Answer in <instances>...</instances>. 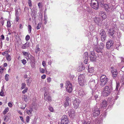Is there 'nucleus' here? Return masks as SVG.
<instances>
[{
  "mask_svg": "<svg viewBox=\"0 0 124 124\" xmlns=\"http://www.w3.org/2000/svg\"><path fill=\"white\" fill-rule=\"evenodd\" d=\"M48 109L50 111L52 112H53L54 110L53 108L50 106L49 107Z\"/></svg>",
  "mask_w": 124,
  "mask_h": 124,
  "instance_id": "nucleus-55",
  "label": "nucleus"
},
{
  "mask_svg": "<svg viewBox=\"0 0 124 124\" xmlns=\"http://www.w3.org/2000/svg\"><path fill=\"white\" fill-rule=\"evenodd\" d=\"M39 45L38 44L37 45L35 48V52L37 53L38 52L40 51V48H39Z\"/></svg>",
  "mask_w": 124,
  "mask_h": 124,
  "instance_id": "nucleus-33",
  "label": "nucleus"
},
{
  "mask_svg": "<svg viewBox=\"0 0 124 124\" xmlns=\"http://www.w3.org/2000/svg\"><path fill=\"white\" fill-rule=\"evenodd\" d=\"M112 89V83H111L109 85V86L107 85L105 86L102 92V95L105 97L107 96L110 94Z\"/></svg>",
  "mask_w": 124,
  "mask_h": 124,
  "instance_id": "nucleus-2",
  "label": "nucleus"
},
{
  "mask_svg": "<svg viewBox=\"0 0 124 124\" xmlns=\"http://www.w3.org/2000/svg\"><path fill=\"white\" fill-rule=\"evenodd\" d=\"M93 40L94 44V45H96L98 43V38L95 37L93 39Z\"/></svg>",
  "mask_w": 124,
  "mask_h": 124,
  "instance_id": "nucleus-26",
  "label": "nucleus"
},
{
  "mask_svg": "<svg viewBox=\"0 0 124 124\" xmlns=\"http://www.w3.org/2000/svg\"><path fill=\"white\" fill-rule=\"evenodd\" d=\"M102 50L99 46L97 47L95 49V51L98 53H102Z\"/></svg>",
  "mask_w": 124,
  "mask_h": 124,
  "instance_id": "nucleus-24",
  "label": "nucleus"
},
{
  "mask_svg": "<svg viewBox=\"0 0 124 124\" xmlns=\"http://www.w3.org/2000/svg\"><path fill=\"white\" fill-rule=\"evenodd\" d=\"M113 4H112L109 3V10H111L112 11H114L116 9V7L115 6L114 2H113Z\"/></svg>",
  "mask_w": 124,
  "mask_h": 124,
  "instance_id": "nucleus-13",
  "label": "nucleus"
},
{
  "mask_svg": "<svg viewBox=\"0 0 124 124\" xmlns=\"http://www.w3.org/2000/svg\"><path fill=\"white\" fill-rule=\"evenodd\" d=\"M33 111V109L32 108H31L30 109V110H28L27 111V114L30 115L32 116V114L31 112Z\"/></svg>",
  "mask_w": 124,
  "mask_h": 124,
  "instance_id": "nucleus-28",
  "label": "nucleus"
},
{
  "mask_svg": "<svg viewBox=\"0 0 124 124\" xmlns=\"http://www.w3.org/2000/svg\"><path fill=\"white\" fill-rule=\"evenodd\" d=\"M47 94L45 93L44 94V99L45 100H46L47 99V100L49 101H51L52 100L51 96H50L48 95L47 97L46 96Z\"/></svg>",
  "mask_w": 124,
  "mask_h": 124,
  "instance_id": "nucleus-19",
  "label": "nucleus"
},
{
  "mask_svg": "<svg viewBox=\"0 0 124 124\" xmlns=\"http://www.w3.org/2000/svg\"><path fill=\"white\" fill-rule=\"evenodd\" d=\"M95 93V94L94 95V97L95 98V99L96 100V99L98 97V95L97 94V93Z\"/></svg>",
  "mask_w": 124,
  "mask_h": 124,
  "instance_id": "nucleus-58",
  "label": "nucleus"
},
{
  "mask_svg": "<svg viewBox=\"0 0 124 124\" xmlns=\"http://www.w3.org/2000/svg\"><path fill=\"white\" fill-rule=\"evenodd\" d=\"M6 58L7 60L8 61H10L11 59V58L10 56L8 54H7V55H6Z\"/></svg>",
  "mask_w": 124,
  "mask_h": 124,
  "instance_id": "nucleus-35",
  "label": "nucleus"
},
{
  "mask_svg": "<svg viewBox=\"0 0 124 124\" xmlns=\"http://www.w3.org/2000/svg\"><path fill=\"white\" fill-rule=\"evenodd\" d=\"M85 78V75L83 74H80L79 75L78 77V80H84Z\"/></svg>",
  "mask_w": 124,
  "mask_h": 124,
  "instance_id": "nucleus-18",
  "label": "nucleus"
},
{
  "mask_svg": "<svg viewBox=\"0 0 124 124\" xmlns=\"http://www.w3.org/2000/svg\"><path fill=\"white\" fill-rule=\"evenodd\" d=\"M30 46L29 43V42H27L22 45V48L23 49H25L28 47Z\"/></svg>",
  "mask_w": 124,
  "mask_h": 124,
  "instance_id": "nucleus-14",
  "label": "nucleus"
},
{
  "mask_svg": "<svg viewBox=\"0 0 124 124\" xmlns=\"http://www.w3.org/2000/svg\"><path fill=\"white\" fill-rule=\"evenodd\" d=\"M88 61V59L87 60H84V63L85 64H87V63Z\"/></svg>",
  "mask_w": 124,
  "mask_h": 124,
  "instance_id": "nucleus-61",
  "label": "nucleus"
},
{
  "mask_svg": "<svg viewBox=\"0 0 124 124\" xmlns=\"http://www.w3.org/2000/svg\"><path fill=\"white\" fill-rule=\"evenodd\" d=\"M78 94L81 96H83L85 95V94L83 90L81 89L78 92Z\"/></svg>",
  "mask_w": 124,
  "mask_h": 124,
  "instance_id": "nucleus-15",
  "label": "nucleus"
},
{
  "mask_svg": "<svg viewBox=\"0 0 124 124\" xmlns=\"http://www.w3.org/2000/svg\"><path fill=\"white\" fill-rule=\"evenodd\" d=\"M99 3L97 4H94L92 5V7L94 9L97 10L98 9L99 7Z\"/></svg>",
  "mask_w": 124,
  "mask_h": 124,
  "instance_id": "nucleus-17",
  "label": "nucleus"
},
{
  "mask_svg": "<svg viewBox=\"0 0 124 124\" xmlns=\"http://www.w3.org/2000/svg\"><path fill=\"white\" fill-rule=\"evenodd\" d=\"M26 86V84L24 83L22 84V87L21 88L22 89H23Z\"/></svg>",
  "mask_w": 124,
  "mask_h": 124,
  "instance_id": "nucleus-43",
  "label": "nucleus"
},
{
  "mask_svg": "<svg viewBox=\"0 0 124 124\" xmlns=\"http://www.w3.org/2000/svg\"><path fill=\"white\" fill-rule=\"evenodd\" d=\"M98 3V1L97 0H91V4L92 5L93 4H96Z\"/></svg>",
  "mask_w": 124,
  "mask_h": 124,
  "instance_id": "nucleus-34",
  "label": "nucleus"
},
{
  "mask_svg": "<svg viewBox=\"0 0 124 124\" xmlns=\"http://www.w3.org/2000/svg\"><path fill=\"white\" fill-rule=\"evenodd\" d=\"M95 23L98 24L101 21L100 19L98 17H95L94 19Z\"/></svg>",
  "mask_w": 124,
  "mask_h": 124,
  "instance_id": "nucleus-21",
  "label": "nucleus"
},
{
  "mask_svg": "<svg viewBox=\"0 0 124 124\" xmlns=\"http://www.w3.org/2000/svg\"><path fill=\"white\" fill-rule=\"evenodd\" d=\"M121 81L122 83V84L124 85V76L122 77L121 79Z\"/></svg>",
  "mask_w": 124,
  "mask_h": 124,
  "instance_id": "nucleus-45",
  "label": "nucleus"
},
{
  "mask_svg": "<svg viewBox=\"0 0 124 124\" xmlns=\"http://www.w3.org/2000/svg\"><path fill=\"white\" fill-rule=\"evenodd\" d=\"M74 113V110L72 109L70 110L68 112L69 116L72 119H73L75 117Z\"/></svg>",
  "mask_w": 124,
  "mask_h": 124,
  "instance_id": "nucleus-10",
  "label": "nucleus"
},
{
  "mask_svg": "<svg viewBox=\"0 0 124 124\" xmlns=\"http://www.w3.org/2000/svg\"><path fill=\"white\" fill-rule=\"evenodd\" d=\"M51 78L50 77L48 78L47 79V82H50L51 81Z\"/></svg>",
  "mask_w": 124,
  "mask_h": 124,
  "instance_id": "nucleus-60",
  "label": "nucleus"
},
{
  "mask_svg": "<svg viewBox=\"0 0 124 124\" xmlns=\"http://www.w3.org/2000/svg\"><path fill=\"white\" fill-rule=\"evenodd\" d=\"M4 92L3 90L1 89L0 92V95L1 96H3Z\"/></svg>",
  "mask_w": 124,
  "mask_h": 124,
  "instance_id": "nucleus-54",
  "label": "nucleus"
},
{
  "mask_svg": "<svg viewBox=\"0 0 124 124\" xmlns=\"http://www.w3.org/2000/svg\"><path fill=\"white\" fill-rule=\"evenodd\" d=\"M78 82L79 84L81 86H82L83 85L84 83V80H78Z\"/></svg>",
  "mask_w": 124,
  "mask_h": 124,
  "instance_id": "nucleus-29",
  "label": "nucleus"
},
{
  "mask_svg": "<svg viewBox=\"0 0 124 124\" xmlns=\"http://www.w3.org/2000/svg\"><path fill=\"white\" fill-rule=\"evenodd\" d=\"M107 105V101L105 100L103 101L101 103L100 107L101 108H106Z\"/></svg>",
  "mask_w": 124,
  "mask_h": 124,
  "instance_id": "nucleus-11",
  "label": "nucleus"
},
{
  "mask_svg": "<svg viewBox=\"0 0 124 124\" xmlns=\"http://www.w3.org/2000/svg\"><path fill=\"white\" fill-rule=\"evenodd\" d=\"M7 118H8V117H7V116L5 117L4 119V121L5 122H7L8 121V119H7Z\"/></svg>",
  "mask_w": 124,
  "mask_h": 124,
  "instance_id": "nucleus-62",
  "label": "nucleus"
},
{
  "mask_svg": "<svg viewBox=\"0 0 124 124\" xmlns=\"http://www.w3.org/2000/svg\"><path fill=\"white\" fill-rule=\"evenodd\" d=\"M28 89V88L27 87H26L25 89L24 90L22 91V93L23 94H24L25 93H26L27 92Z\"/></svg>",
  "mask_w": 124,
  "mask_h": 124,
  "instance_id": "nucleus-49",
  "label": "nucleus"
},
{
  "mask_svg": "<svg viewBox=\"0 0 124 124\" xmlns=\"http://www.w3.org/2000/svg\"><path fill=\"white\" fill-rule=\"evenodd\" d=\"M105 9L107 10H109V5H108L107 4H104L103 6Z\"/></svg>",
  "mask_w": 124,
  "mask_h": 124,
  "instance_id": "nucleus-30",
  "label": "nucleus"
},
{
  "mask_svg": "<svg viewBox=\"0 0 124 124\" xmlns=\"http://www.w3.org/2000/svg\"><path fill=\"white\" fill-rule=\"evenodd\" d=\"M100 81L101 83V85L104 86L108 82V79L105 75H102L100 77Z\"/></svg>",
  "mask_w": 124,
  "mask_h": 124,
  "instance_id": "nucleus-3",
  "label": "nucleus"
},
{
  "mask_svg": "<svg viewBox=\"0 0 124 124\" xmlns=\"http://www.w3.org/2000/svg\"><path fill=\"white\" fill-rule=\"evenodd\" d=\"M90 58L91 61H95L96 59V56L93 52H92L91 53V54L90 55Z\"/></svg>",
  "mask_w": 124,
  "mask_h": 124,
  "instance_id": "nucleus-12",
  "label": "nucleus"
},
{
  "mask_svg": "<svg viewBox=\"0 0 124 124\" xmlns=\"http://www.w3.org/2000/svg\"><path fill=\"white\" fill-rule=\"evenodd\" d=\"M116 49L117 50H118L119 47H121V45L119 42H118L116 43Z\"/></svg>",
  "mask_w": 124,
  "mask_h": 124,
  "instance_id": "nucleus-25",
  "label": "nucleus"
},
{
  "mask_svg": "<svg viewBox=\"0 0 124 124\" xmlns=\"http://www.w3.org/2000/svg\"><path fill=\"white\" fill-rule=\"evenodd\" d=\"M30 38V36L29 35H27L25 39L26 40L28 41L29 39Z\"/></svg>",
  "mask_w": 124,
  "mask_h": 124,
  "instance_id": "nucleus-53",
  "label": "nucleus"
},
{
  "mask_svg": "<svg viewBox=\"0 0 124 124\" xmlns=\"http://www.w3.org/2000/svg\"><path fill=\"white\" fill-rule=\"evenodd\" d=\"M20 9L19 8H18L17 9L16 11V14H15L16 16H18L19 15V13L20 12Z\"/></svg>",
  "mask_w": 124,
  "mask_h": 124,
  "instance_id": "nucleus-40",
  "label": "nucleus"
},
{
  "mask_svg": "<svg viewBox=\"0 0 124 124\" xmlns=\"http://www.w3.org/2000/svg\"><path fill=\"white\" fill-rule=\"evenodd\" d=\"M28 3L29 6L30 7H31L32 6V4L31 3V0H28Z\"/></svg>",
  "mask_w": 124,
  "mask_h": 124,
  "instance_id": "nucleus-48",
  "label": "nucleus"
},
{
  "mask_svg": "<svg viewBox=\"0 0 124 124\" xmlns=\"http://www.w3.org/2000/svg\"><path fill=\"white\" fill-rule=\"evenodd\" d=\"M28 58L32 62H35V59L34 57L31 55L30 54L28 55Z\"/></svg>",
  "mask_w": 124,
  "mask_h": 124,
  "instance_id": "nucleus-22",
  "label": "nucleus"
},
{
  "mask_svg": "<svg viewBox=\"0 0 124 124\" xmlns=\"http://www.w3.org/2000/svg\"><path fill=\"white\" fill-rule=\"evenodd\" d=\"M30 120V117L29 116H27L26 117V121L27 123H28Z\"/></svg>",
  "mask_w": 124,
  "mask_h": 124,
  "instance_id": "nucleus-47",
  "label": "nucleus"
},
{
  "mask_svg": "<svg viewBox=\"0 0 124 124\" xmlns=\"http://www.w3.org/2000/svg\"><path fill=\"white\" fill-rule=\"evenodd\" d=\"M11 25L10 22V21H8L7 22V27H10Z\"/></svg>",
  "mask_w": 124,
  "mask_h": 124,
  "instance_id": "nucleus-42",
  "label": "nucleus"
},
{
  "mask_svg": "<svg viewBox=\"0 0 124 124\" xmlns=\"http://www.w3.org/2000/svg\"><path fill=\"white\" fill-rule=\"evenodd\" d=\"M85 67L84 66L82 65H81L80 66L79 69V71H81L85 69Z\"/></svg>",
  "mask_w": 124,
  "mask_h": 124,
  "instance_id": "nucleus-37",
  "label": "nucleus"
},
{
  "mask_svg": "<svg viewBox=\"0 0 124 124\" xmlns=\"http://www.w3.org/2000/svg\"><path fill=\"white\" fill-rule=\"evenodd\" d=\"M64 104L65 107H67L69 105L68 102L65 101Z\"/></svg>",
  "mask_w": 124,
  "mask_h": 124,
  "instance_id": "nucleus-50",
  "label": "nucleus"
},
{
  "mask_svg": "<svg viewBox=\"0 0 124 124\" xmlns=\"http://www.w3.org/2000/svg\"><path fill=\"white\" fill-rule=\"evenodd\" d=\"M113 41L111 40L108 41L106 43V46L107 49H109L113 45Z\"/></svg>",
  "mask_w": 124,
  "mask_h": 124,
  "instance_id": "nucleus-8",
  "label": "nucleus"
},
{
  "mask_svg": "<svg viewBox=\"0 0 124 124\" xmlns=\"http://www.w3.org/2000/svg\"><path fill=\"white\" fill-rule=\"evenodd\" d=\"M28 28L29 29V32L31 33V27L30 25H28Z\"/></svg>",
  "mask_w": 124,
  "mask_h": 124,
  "instance_id": "nucleus-52",
  "label": "nucleus"
},
{
  "mask_svg": "<svg viewBox=\"0 0 124 124\" xmlns=\"http://www.w3.org/2000/svg\"><path fill=\"white\" fill-rule=\"evenodd\" d=\"M94 68L93 67H92L90 68H89L88 70V71L89 73H93L94 71Z\"/></svg>",
  "mask_w": 124,
  "mask_h": 124,
  "instance_id": "nucleus-31",
  "label": "nucleus"
},
{
  "mask_svg": "<svg viewBox=\"0 0 124 124\" xmlns=\"http://www.w3.org/2000/svg\"><path fill=\"white\" fill-rule=\"evenodd\" d=\"M66 89L67 92L69 93H71L72 90V85L66 87Z\"/></svg>",
  "mask_w": 124,
  "mask_h": 124,
  "instance_id": "nucleus-20",
  "label": "nucleus"
},
{
  "mask_svg": "<svg viewBox=\"0 0 124 124\" xmlns=\"http://www.w3.org/2000/svg\"><path fill=\"white\" fill-rule=\"evenodd\" d=\"M117 28L116 27V23L115 22L112 23L111 24V26L110 28L108 29V33L113 38H114L115 37V34L117 32Z\"/></svg>",
  "mask_w": 124,
  "mask_h": 124,
  "instance_id": "nucleus-1",
  "label": "nucleus"
},
{
  "mask_svg": "<svg viewBox=\"0 0 124 124\" xmlns=\"http://www.w3.org/2000/svg\"><path fill=\"white\" fill-rule=\"evenodd\" d=\"M31 81V80L30 79L27 80V85L28 86H29L30 85Z\"/></svg>",
  "mask_w": 124,
  "mask_h": 124,
  "instance_id": "nucleus-44",
  "label": "nucleus"
},
{
  "mask_svg": "<svg viewBox=\"0 0 124 124\" xmlns=\"http://www.w3.org/2000/svg\"><path fill=\"white\" fill-rule=\"evenodd\" d=\"M119 85L118 84H117L116 85V88L115 90H116V91H117L118 88L119 87Z\"/></svg>",
  "mask_w": 124,
  "mask_h": 124,
  "instance_id": "nucleus-59",
  "label": "nucleus"
},
{
  "mask_svg": "<svg viewBox=\"0 0 124 124\" xmlns=\"http://www.w3.org/2000/svg\"><path fill=\"white\" fill-rule=\"evenodd\" d=\"M37 14V12L36 11L34 10H33L32 11V12L31 13V15L32 16H33L35 18L36 17V15Z\"/></svg>",
  "mask_w": 124,
  "mask_h": 124,
  "instance_id": "nucleus-23",
  "label": "nucleus"
},
{
  "mask_svg": "<svg viewBox=\"0 0 124 124\" xmlns=\"http://www.w3.org/2000/svg\"><path fill=\"white\" fill-rule=\"evenodd\" d=\"M80 103L79 100H75L73 101V104L74 108L75 109H77L79 107V104Z\"/></svg>",
  "mask_w": 124,
  "mask_h": 124,
  "instance_id": "nucleus-9",
  "label": "nucleus"
},
{
  "mask_svg": "<svg viewBox=\"0 0 124 124\" xmlns=\"http://www.w3.org/2000/svg\"><path fill=\"white\" fill-rule=\"evenodd\" d=\"M99 4H100L101 7L103 6L104 4L103 0H99Z\"/></svg>",
  "mask_w": 124,
  "mask_h": 124,
  "instance_id": "nucleus-32",
  "label": "nucleus"
},
{
  "mask_svg": "<svg viewBox=\"0 0 124 124\" xmlns=\"http://www.w3.org/2000/svg\"><path fill=\"white\" fill-rule=\"evenodd\" d=\"M42 23H39L37 25V26L36 27V28L37 30L39 29L41 27Z\"/></svg>",
  "mask_w": 124,
  "mask_h": 124,
  "instance_id": "nucleus-36",
  "label": "nucleus"
},
{
  "mask_svg": "<svg viewBox=\"0 0 124 124\" xmlns=\"http://www.w3.org/2000/svg\"><path fill=\"white\" fill-rule=\"evenodd\" d=\"M111 73L113 78H115L117 76V72L116 70H111Z\"/></svg>",
  "mask_w": 124,
  "mask_h": 124,
  "instance_id": "nucleus-16",
  "label": "nucleus"
},
{
  "mask_svg": "<svg viewBox=\"0 0 124 124\" xmlns=\"http://www.w3.org/2000/svg\"><path fill=\"white\" fill-rule=\"evenodd\" d=\"M21 61L22 63L24 65H25L26 63L27 62L26 60L24 59L22 60Z\"/></svg>",
  "mask_w": 124,
  "mask_h": 124,
  "instance_id": "nucleus-56",
  "label": "nucleus"
},
{
  "mask_svg": "<svg viewBox=\"0 0 124 124\" xmlns=\"http://www.w3.org/2000/svg\"><path fill=\"white\" fill-rule=\"evenodd\" d=\"M93 115L94 116H98L100 113V111L99 109L96 107H95L93 109Z\"/></svg>",
  "mask_w": 124,
  "mask_h": 124,
  "instance_id": "nucleus-5",
  "label": "nucleus"
},
{
  "mask_svg": "<svg viewBox=\"0 0 124 124\" xmlns=\"http://www.w3.org/2000/svg\"><path fill=\"white\" fill-rule=\"evenodd\" d=\"M22 53H23V54L24 55H25V56H27V55L28 56V55H29L28 54V53L26 52L23 51V52Z\"/></svg>",
  "mask_w": 124,
  "mask_h": 124,
  "instance_id": "nucleus-57",
  "label": "nucleus"
},
{
  "mask_svg": "<svg viewBox=\"0 0 124 124\" xmlns=\"http://www.w3.org/2000/svg\"><path fill=\"white\" fill-rule=\"evenodd\" d=\"M9 76V75L8 74H6L5 76V78L6 80V81L8 80V77Z\"/></svg>",
  "mask_w": 124,
  "mask_h": 124,
  "instance_id": "nucleus-51",
  "label": "nucleus"
},
{
  "mask_svg": "<svg viewBox=\"0 0 124 124\" xmlns=\"http://www.w3.org/2000/svg\"><path fill=\"white\" fill-rule=\"evenodd\" d=\"M69 122L67 116L65 115L63 116L62 118L61 124H67Z\"/></svg>",
  "mask_w": 124,
  "mask_h": 124,
  "instance_id": "nucleus-6",
  "label": "nucleus"
},
{
  "mask_svg": "<svg viewBox=\"0 0 124 124\" xmlns=\"http://www.w3.org/2000/svg\"><path fill=\"white\" fill-rule=\"evenodd\" d=\"M8 105L9 107H12L13 106L12 104L10 102L8 103Z\"/></svg>",
  "mask_w": 124,
  "mask_h": 124,
  "instance_id": "nucleus-64",
  "label": "nucleus"
},
{
  "mask_svg": "<svg viewBox=\"0 0 124 124\" xmlns=\"http://www.w3.org/2000/svg\"><path fill=\"white\" fill-rule=\"evenodd\" d=\"M9 109L8 108H5L3 111V113L4 114H5L7 112H8Z\"/></svg>",
  "mask_w": 124,
  "mask_h": 124,
  "instance_id": "nucleus-38",
  "label": "nucleus"
},
{
  "mask_svg": "<svg viewBox=\"0 0 124 124\" xmlns=\"http://www.w3.org/2000/svg\"><path fill=\"white\" fill-rule=\"evenodd\" d=\"M104 44L102 42H101L100 43V44L99 45V46L102 49H103L104 47Z\"/></svg>",
  "mask_w": 124,
  "mask_h": 124,
  "instance_id": "nucleus-41",
  "label": "nucleus"
},
{
  "mask_svg": "<svg viewBox=\"0 0 124 124\" xmlns=\"http://www.w3.org/2000/svg\"><path fill=\"white\" fill-rule=\"evenodd\" d=\"M84 60H87L88 59V54L87 52H85L83 55Z\"/></svg>",
  "mask_w": 124,
  "mask_h": 124,
  "instance_id": "nucleus-27",
  "label": "nucleus"
},
{
  "mask_svg": "<svg viewBox=\"0 0 124 124\" xmlns=\"http://www.w3.org/2000/svg\"><path fill=\"white\" fill-rule=\"evenodd\" d=\"M98 81L97 79L96 80L91 79L89 83V84L92 87H95Z\"/></svg>",
  "mask_w": 124,
  "mask_h": 124,
  "instance_id": "nucleus-7",
  "label": "nucleus"
},
{
  "mask_svg": "<svg viewBox=\"0 0 124 124\" xmlns=\"http://www.w3.org/2000/svg\"><path fill=\"white\" fill-rule=\"evenodd\" d=\"M39 69L40 71V72L42 73H45V70L44 69L40 68Z\"/></svg>",
  "mask_w": 124,
  "mask_h": 124,
  "instance_id": "nucleus-46",
  "label": "nucleus"
},
{
  "mask_svg": "<svg viewBox=\"0 0 124 124\" xmlns=\"http://www.w3.org/2000/svg\"><path fill=\"white\" fill-rule=\"evenodd\" d=\"M66 87L69 86H70L72 85V84H71L70 82L69 81H67L66 82Z\"/></svg>",
  "mask_w": 124,
  "mask_h": 124,
  "instance_id": "nucleus-39",
  "label": "nucleus"
},
{
  "mask_svg": "<svg viewBox=\"0 0 124 124\" xmlns=\"http://www.w3.org/2000/svg\"><path fill=\"white\" fill-rule=\"evenodd\" d=\"M99 34L101 36H100L101 38V40L102 41H104L106 39V35L104 30L103 29L101 30L100 31Z\"/></svg>",
  "mask_w": 124,
  "mask_h": 124,
  "instance_id": "nucleus-4",
  "label": "nucleus"
},
{
  "mask_svg": "<svg viewBox=\"0 0 124 124\" xmlns=\"http://www.w3.org/2000/svg\"><path fill=\"white\" fill-rule=\"evenodd\" d=\"M42 64L43 66H45L46 64L45 62L43 61L42 62Z\"/></svg>",
  "mask_w": 124,
  "mask_h": 124,
  "instance_id": "nucleus-63",
  "label": "nucleus"
}]
</instances>
